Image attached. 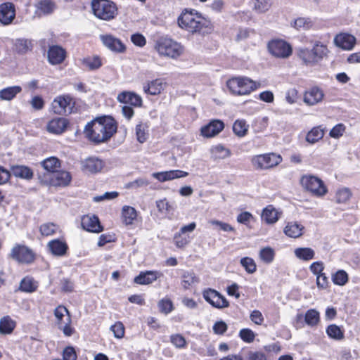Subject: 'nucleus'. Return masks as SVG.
Returning <instances> with one entry per match:
<instances>
[{
    "label": "nucleus",
    "instance_id": "1",
    "mask_svg": "<svg viewBox=\"0 0 360 360\" xmlns=\"http://www.w3.org/2000/svg\"><path fill=\"white\" fill-rule=\"evenodd\" d=\"M117 129L115 120L110 116H103L89 122L84 128V133L91 142L98 144L108 141Z\"/></svg>",
    "mask_w": 360,
    "mask_h": 360
},
{
    "label": "nucleus",
    "instance_id": "2",
    "mask_svg": "<svg viewBox=\"0 0 360 360\" xmlns=\"http://www.w3.org/2000/svg\"><path fill=\"white\" fill-rule=\"evenodd\" d=\"M179 26L192 34L205 35L211 33L213 25L211 22L203 18L198 12L185 10L178 18Z\"/></svg>",
    "mask_w": 360,
    "mask_h": 360
},
{
    "label": "nucleus",
    "instance_id": "3",
    "mask_svg": "<svg viewBox=\"0 0 360 360\" xmlns=\"http://www.w3.org/2000/svg\"><path fill=\"white\" fill-rule=\"evenodd\" d=\"M226 86L233 95H248L260 87V83L246 77H233L226 82Z\"/></svg>",
    "mask_w": 360,
    "mask_h": 360
},
{
    "label": "nucleus",
    "instance_id": "4",
    "mask_svg": "<svg viewBox=\"0 0 360 360\" xmlns=\"http://www.w3.org/2000/svg\"><path fill=\"white\" fill-rule=\"evenodd\" d=\"M327 46L316 42L312 49L300 48L297 50L298 57L307 65H314L320 62L327 55Z\"/></svg>",
    "mask_w": 360,
    "mask_h": 360
},
{
    "label": "nucleus",
    "instance_id": "5",
    "mask_svg": "<svg viewBox=\"0 0 360 360\" xmlns=\"http://www.w3.org/2000/svg\"><path fill=\"white\" fill-rule=\"evenodd\" d=\"M155 48L160 55L171 58H178L184 51V48L179 43L167 37L157 40Z\"/></svg>",
    "mask_w": 360,
    "mask_h": 360
},
{
    "label": "nucleus",
    "instance_id": "6",
    "mask_svg": "<svg viewBox=\"0 0 360 360\" xmlns=\"http://www.w3.org/2000/svg\"><path fill=\"white\" fill-rule=\"evenodd\" d=\"M91 8L94 14L101 20H110L117 15L115 4L109 0H93Z\"/></svg>",
    "mask_w": 360,
    "mask_h": 360
},
{
    "label": "nucleus",
    "instance_id": "7",
    "mask_svg": "<svg viewBox=\"0 0 360 360\" xmlns=\"http://www.w3.org/2000/svg\"><path fill=\"white\" fill-rule=\"evenodd\" d=\"M282 157L274 153H269L255 155L251 160V162L256 169H271L282 162Z\"/></svg>",
    "mask_w": 360,
    "mask_h": 360
},
{
    "label": "nucleus",
    "instance_id": "8",
    "mask_svg": "<svg viewBox=\"0 0 360 360\" xmlns=\"http://www.w3.org/2000/svg\"><path fill=\"white\" fill-rule=\"evenodd\" d=\"M300 181L302 186L315 196H323L328 191L323 181L317 176L304 175L302 177Z\"/></svg>",
    "mask_w": 360,
    "mask_h": 360
},
{
    "label": "nucleus",
    "instance_id": "9",
    "mask_svg": "<svg viewBox=\"0 0 360 360\" xmlns=\"http://www.w3.org/2000/svg\"><path fill=\"white\" fill-rule=\"evenodd\" d=\"M54 315L56 318V323L58 328L63 330L65 335H72L73 329L70 326L71 318L68 309L60 305L55 309Z\"/></svg>",
    "mask_w": 360,
    "mask_h": 360
},
{
    "label": "nucleus",
    "instance_id": "10",
    "mask_svg": "<svg viewBox=\"0 0 360 360\" xmlns=\"http://www.w3.org/2000/svg\"><path fill=\"white\" fill-rule=\"evenodd\" d=\"M267 47L269 53L276 58H287L292 53L290 44L283 39H273L268 43Z\"/></svg>",
    "mask_w": 360,
    "mask_h": 360
},
{
    "label": "nucleus",
    "instance_id": "11",
    "mask_svg": "<svg viewBox=\"0 0 360 360\" xmlns=\"http://www.w3.org/2000/svg\"><path fill=\"white\" fill-rule=\"evenodd\" d=\"M9 257L18 263L30 264L34 260V254L31 249L24 245H15Z\"/></svg>",
    "mask_w": 360,
    "mask_h": 360
},
{
    "label": "nucleus",
    "instance_id": "12",
    "mask_svg": "<svg viewBox=\"0 0 360 360\" xmlns=\"http://www.w3.org/2000/svg\"><path fill=\"white\" fill-rule=\"evenodd\" d=\"M75 103L69 95L56 97L52 102L51 106L54 113L63 115L70 113Z\"/></svg>",
    "mask_w": 360,
    "mask_h": 360
},
{
    "label": "nucleus",
    "instance_id": "13",
    "mask_svg": "<svg viewBox=\"0 0 360 360\" xmlns=\"http://www.w3.org/2000/svg\"><path fill=\"white\" fill-rule=\"evenodd\" d=\"M203 298L212 307L217 309L226 308L229 306V301L218 291L207 288L202 292Z\"/></svg>",
    "mask_w": 360,
    "mask_h": 360
},
{
    "label": "nucleus",
    "instance_id": "14",
    "mask_svg": "<svg viewBox=\"0 0 360 360\" xmlns=\"http://www.w3.org/2000/svg\"><path fill=\"white\" fill-rule=\"evenodd\" d=\"M15 18V8L13 3L0 4V22L4 25L11 24Z\"/></svg>",
    "mask_w": 360,
    "mask_h": 360
},
{
    "label": "nucleus",
    "instance_id": "15",
    "mask_svg": "<svg viewBox=\"0 0 360 360\" xmlns=\"http://www.w3.org/2000/svg\"><path fill=\"white\" fill-rule=\"evenodd\" d=\"M356 41V37L349 33H340L334 38V43L337 46L348 51L354 48Z\"/></svg>",
    "mask_w": 360,
    "mask_h": 360
},
{
    "label": "nucleus",
    "instance_id": "16",
    "mask_svg": "<svg viewBox=\"0 0 360 360\" xmlns=\"http://www.w3.org/2000/svg\"><path fill=\"white\" fill-rule=\"evenodd\" d=\"M100 39L104 46L112 51L122 53L126 49L124 44L121 41V40L111 34L101 35Z\"/></svg>",
    "mask_w": 360,
    "mask_h": 360
},
{
    "label": "nucleus",
    "instance_id": "17",
    "mask_svg": "<svg viewBox=\"0 0 360 360\" xmlns=\"http://www.w3.org/2000/svg\"><path fill=\"white\" fill-rule=\"evenodd\" d=\"M188 175V173L182 170H169L160 172H154L152 174V176L158 180L160 182H165L167 181L174 180L179 178L186 177Z\"/></svg>",
    "mask_w": 360,
    "mask_h": 360
},
{
    "label": "nucleus",
    "instance_id": "18",
    "mask_svg": "<svg viewBox=\"0 0 360 360\" xmlns=\"http://www.w3.org/2000/svg\"><path fill=\"white\" fill-rule=\"evenodd\" d=\"M117 99L120 103L129 104L134 107L142 106L141 97L132 91H122L117 95Z\"/></svg>",
    "mask_w": 360,
    "mask_h": 360
},
{
    "label": "nucleus",
    "instance_id": "19",
    "mask_svg": "<svg viewBox=\"0 0 360 360\" xmlns=\"http://www.w3.org/2000/svg\"><path fill=\"white\" fill-rule=\"evenodd\" d=\"M65 50L61 46L54 45L49 47L48 51V60L51 64H60L65 60Z\"/></svg>",
    "mask_w": 360,
    "mask_h": 360
},
{
    "label": "nucleus",
    "instance_id": "20",
    "mask_svg": "<svg viewBox=\"0 0 360 360\" xmlns=\"http://www.w3.org/2000/svg\"><path fill=\"white\" fill-rule=\"evenodd\" d=\"M81 225L82 228L89 232L99 233L103 231L98 217L86 215L82 218Z\"/></svg>",
    "mask_w": 360,
    "mask_h": 360
},
{
    "label": "nucleus",
    "instance_id": "21",
    "mask_svg": "<svg viewBox=\"0 0 360 360\" xmlns=\"http://www.w3.org/2000/svg\"><path fill=\"white\" fill-rule=\"evenodd\" d=\"M162 276V274L158 271H141L139 274L134 278V283L139 285H149Z\"/></svg>",
    "mask_w": 360,
    "mask_h": 360
},
{
    "label": "nucleus",
    "instance_id": "22",
    "mask_svg": "<svg viewBox=\"0 0 360 360\" xmlns=\"http://www.w3.org/2000/svg\"><path fill=\"white\" fill-rule=\"evenodd\" d=\"M224 128V124L219 120H214L201 129V134L205 137H213L221 132Z\"/></svg>",
    "mask_w": 360,
    "mask_h": 360
},
{
    "label": "nucleus",
    "instance_id": "23",
    "mask_svg": "<svg viewBox=\"0 0 360 360\" xmlns=\"http://www.w3.org/2000/svg\"><path fill=\"white\" fill-rule=\"evenodd\" d=\"M68 125V121L64 117H56L50 120L46 129L49 133L54 134H61L63 133Z\"/></svg>",
    "mask_w": 360,
    "mask_h": 360
},
{
    "label": "nucleus",
    "instance_id": "24",
    "mask_svg": "<svg viewBox=\"0 0 360 360\" xmlns=\"http://www.w3.org/2000/svg\"><path fill=\"white\" fill-rule=\"evenodd\" d=\"M82 170L89 173H97L101 171L104 164L103 162L96 157H90L84 160L82 163Z\"/></svg>",
    "mask_w": 360,
    "mask_h": 360
},
{
    "label": "nucleus",
    "instance_id": "25",
    "mask_svg": "<svg viewBox=\"0 0 360 360\" xmlns=\"http://www.w3.org/2000/svg\"><path fill=\"white\" fill-rule=\"evenodd\" d=\"M324 94L318 87H313L307 91L304 96V102L308 105H314L322 101Z\"/></svg>",
    "mask_w": 360,
    "mask_h": 360
},
{
    "label": "nucleus",
    "instance_id": "26",
    "mask_svg": "<svg viewBox=\"0 0 360 360\" xmlns=\"http://www.w3.org/2000/svg\"><path fill=\"white\" fill-rule=\"evenodd\" d=\"M49 252L54 256H64L68 249L67 243L60 239H54L49 241L47 244Z\"/></svg>",
    "mask_w": 360,
    "mask_h": 360
},
{
    "label": "nucleus",
    "instance_id": "27",
    "mask_svg": "<svg viewBox=\"0 0 360 360\" xmlns=\"http://www.w3.org/2000/svg\"><path fill=\"white\" fill-rule=\"evenodd\" d=\"M10 172L16 178L26 180L32 179L34 176L32 169L26 165H12Z\"/></svg>",
    "mask_w": 360,
    "mask_h": 360
},
{
    "label": "nucleus",
    "instance_id": "28",
    "mask_svg": "<svg viewBox=\"0 0 360 360\" xmlns=\"http://www.w3.org/2000/svg\"><path fill=\"white\" fill-rule=\"evenodd\" d=\"M165 84L162 79L158 78L144 84L143 91L145 93L150 95H158L163 91Z\"/></svg>",
    "mask_w": 360,
    "mask_h": 360
},
{
    "label": "nucleus",
    "instance_id": "29",
    "mask_svg": "<svg viewBox=\"0 0 360 360\" xmlns=\"http://www.w3.org/2000/svg\"><path fill=\"white\" fill-rule=\"evenodd\" d=\"M13 50L18 54H25L32 50V41L25 38L15 39L13 41Z\"/></svg>",
    "mask_w": 360,
    "mask_h": 360
},
{
    "label": "nucleus",
    "instance_id": "30",
    "mask_svg": "<svg viewBox=\"0 0 360 360\" xmlns=\"http://www.w3.org/2000/svg\"><path fill=\"white\" fill-rule=\"evenodd\" d=\"M279 219V212L273 205H268L264 208L262 213V219L266 224H272Z\"/></svg>",
    "mask_w": 360,
    "mask_h": 360
},
{
    "label": "nucleus",
    "instance_id": "31",
    "mask_svg": "<svg viewBox=\"0 0 360 360\" xmlns=\"http://www.w3.org/2000/svg\"><path fill=\"white\" fill-rule=\"evenodd\" d=\"M304 226L297 222H288L284 229V233L290 238H298L302 235Z\"/></svg>",
    "mask_w": 360,
    "mask_h": 360
},
{
    "label": "nucleus",
    "instance_id": "32",
    "mask_svg": "<svg viewBox=\"0 0 360 360\" xmlns=\"http://www.w3.org/2000/svg\"><path fill=\"white\" fill-rule=\"evenodd\" d=\"M22 91L20 86H12L0 90V98L3 101H11Z\"/></svg>",
    "mask_w": 360,
    "mask_h": 360
},
{
    "label": "nucleus",
    "instance_id": "33",
    "mask_svg": "<svg viewBox=\"0 0 360 360\" xmlns=\"http://www.w3.org/2000/svg\"><path fill=\"white\" fill-rule=\"evenodd\" d=\"M325 134V131L321 126L313 127L307 134L306 141L314 144L322 139Z\"/></svg>",
    "mask_w": 360,
    "mask_h": 360
},
{
    "label": "nucleus",
    "instance_id": "34",
    "mask_svg": "<svg viewBox=\"0 0 360 360\" xmlns=\"http://www.w3.org/2000/svg\"><path fill=\"white\" fill-rule=\"evenodd\" d=\"M52 180L55 186H65L70 184L71 175L66 171L56 172Z\"/></svg>",
    "mask_w": 360,
    "mask_h": 360
},
{
    "label": "nucleus",
    "instance_id": "35",
    "mask_svg": "<svg viewBox=\"0 0 360 360\" xmlns=\"http://www.w3.org/2000/svg\"><path fill=\"white\" fill-rule=\"evenodd\" d=\"M38 283L32 277H25L20 283L19 289L26 292H32L37 290Z\"/></svg>",
    "mask_w": 360,
    "mask_h": 360
},
{
    "label": "nucleus",
    "instance_id": "36",
    "mask_svg": "<svg viewBox=\"0 0 360 360\" xmlns=\"http://www.w3.org/2000/svg\"><path fill=\"white\" fill-rule=\"evenodd\" d=\"M122 220L126 225L132 224L136 219L137 214L136 210L130 206H124L122 207Z\"/></svg>",
    "mask_w": 360,
    "mask_h": 360
},
{
    "label": "nucleus",
    "instance_id": "37",
    "mask_svg": "<svg viewBox=\"0 0 360 360\" xmlns=\"http://www.w3.org/2000/svg\"><path fill=\"white\" fill-rule=\"evenodd\" d=\"M36 7L44 15H49L56 9V4L52 0H40Z\"/></svg>",
    "mask_w": 360,
    "mask_h": 360
},
{
    "label": "nucleus",
    "instance_id": "38",
    "mask_svg": "<svg viewBox=\"0 0 360 360\" xmlns=\"http://www.w3.org/2000/svg\"><path fill=\"white\" fill-rule=\"evenodd\" d=\"M41 165L47 172L55 173L60 167V162L56 157H50L43 160Z\"/></svg>",
    "mask_w": 360,
    "mask_h": 360
},
{
    "label": "nucleus",
    "instance_id": "39",
    "mask_svg": "<svg viewBox=\"0 0 360 360\" xmlns=\"http://www.w3.org/2000/svg\"><path fill=\"white\" fill-rule=\"evenodd\" d=\"M295 255L303 261H309L314 259L315 252L310 248H298L294 251Z\"/></svg>",
    "mask_w": 360,
    "mask_h": 360
},
{
    "label": "nucleus",
    "instance_id": "40",
    "mask_svg": "<svg viewBox=\"0 0 360 360\" xmlns=\"http://www.w3.org/2000/svg\"><path fill=\"white\" fill-rule=\"evenodd\" d=\"M15 323L8 316H4L0 320V333L10 334L15 328Z\"/></svg>",
    "mask_w": 360,
    "mask_h": 360
},
{
    "label": "nucleus",
    "instance_id": "41",
    "mask_svg": "<svg viewBox=\"0 0 360 360\" xmlns=\"http://www.w3.org/2000/svg\"><path fill=\"white\" fill-rule=\"evenodd\" d=\"M198 282V279L193 272L186 271L181 276V285L185 290L190 288L193 284Z\"/></svg>",
    "mask_w": 360,
    "mask_h": 360
},
{
    "label": "nucleus",
    "instance_id": "42",
    "mask_svg": "<svg viewBox=\"0 0 360 360\" xmlns=\"http://www.w3.org/2000/svg\"><path fill=\"white\" fill-rule=\"evenodd\" d=\"M81 61L82 64L90 70H97L102 65L101 59L98 56L84 58Z\"/></svg>",
    "mask_w": 360,
    "mask_h": 360
},
{
    "label": "nucleus",
    "instance_id": "43",
    "mask_svg": "<svg viewBox=\"0 0 360 360\" xmlns=\"http://www.w3.org/2000/svg\"><path fill=\"white\" fill-rule=\"evenodd\" d=\"M248 127L245 120H237L233 123V131L236 136L243 137L247 134Z\"/></svg>",
    "mask_w": 360,
    "mask_h": 360
},
{
    "label": "nucleus",
    "instance_id": "44",
    "mask_svg": "<svg viewBox=\"0 0 360 360\" xmlns=\"http://www.w3.org/2000/svg\"><path fill=\"white\" fill-rule=\"evenodd\" d=\"M352 191L349 188L342 187L337 190L335 193V201L338 203H344L348 201L352 197Z\"/></svg>",
    "mask_w": 360,
    "mask_h": 360
},
{
    "label": "nucleus",
    "instance_id": "45",
    "mask_svg": "<svg viewBox=\"0 0 360 360\" xmlns=\"http://www.w3.org/2000/svg\"><path fill=\"white\" fill-rule=\"evenodd\" d=\"M348 274L344 270H338L332 275V281L338 285H345L348 282Z\"/></svg>",
    "mask_w": 360,
    "mask_h": 360
},
{
    "label": "nucleus",
    "instance_id": "46",
    "mask_svg": "<svg viewBox=\"0 0 360 360\" xmlns=\"http://www.w3.org/2000/svg\"><path fill=\"white\" fill-rule=\"evenodd\" d=\"M304 321L309 326H316L319 321V313L315 309L308 310L305 314Z\"/></svg>",
    "mask_w": 360,
    "mask_h": 360
},
{
    "label": "nucleus",
    "instance_id": "47",
    "mask_svg": "<svg viewBox=\"0 0 360 360\" xmlns=\"http://www.w3.org/2000/svg\"><path fill=\"white\" fill-rule=\"evenodd\" d=\"M327 335L335 340H342L344 338V333L339 326L335 324L329 325L326 328Z\"/></svg>",
    "mask_w": 360,
    "mask_h": 360
},
{
    "label": "nucleus",
    "instance_id": "48",
    "mask_svg": "<svg viewBox=\"0 0 360 360\" xmlns=\"http://www.w3.org/2000/svg\"><path fill=\"white\" fill-rule=\"evenodd\" d=\"M271 4V0H255L254 10L259 13H263L269 10Z\"/></svg>",
    "mask_w": 360,
    "mask_h": 360
},
{
    "label": "nucleus",
    "instance_id": "49",
    "mask_svg": "<svg viewBox=\"0 0 360 360\" xmlns=\"http://www.w3.org/2000/svg\"><path fill=\"white\" fill-rule=\"evenodd\" d=\"M58 229V226L53 223H45L40 226L39 231L41 235L50 236L54 234Z\"/></svg>",
    "mask_w": 360,
    "mask_h": 360
},
{
    "label": "nucleus",
    "instance_id": "50",
    "mask_svg": "<svg viewBox=\"0 0 360 360\" xmlns=\"http://www.w3.org/2000/svg\"><path fill=\"white\" fill-rule=\"evenodd\" d=\"M147 126L142 123H140L136 127V135L137 141L143 143L148 139V133H147Z\"/></svg>",
    "mask_w": 360,
    "mask_h": 360
},
{
    "label": "nucleus",
    "instance_id": "51",
    "mask_svg": "<svg viewBox=\"0 0 360 360\" xmlns=\"http://www.w3.org/2000/svg\"><path fill=\"white\" fill-rule=\"evenodd\" d=\"M259 257L264 262L269 264L274 260V251L269 247L262 248L259 252Z\"/></svg>",
    "mask_w": 360,
    "mask_h": 360
},
{
    "label": "nucleus",
    "instance_id": "52",
    "mask_svg": "<svg viewBox=\"0 0 360 360\" xmlns=\"http://www.w3.org/2000/svg\"><path fill=\"white\" fill-rule=\"evenodd\" d=\"M240 264L249 274H253L256 271L257 266L253 259L245 257L240 259Z\"/></svg>",
    "mask_w": 360,
    "mask_h": 360
},
{
    "label": "nucleus",
    "instance_id": "53",
    "mask_svg": "<svg viewBox=\"0 0 360 360\" xmlns=\"http://www.w3.org/2000/svg\"><path fill=\"white\" fill-rule=\"evenodd\" d=\"M239 337L244 342L251 343L255 338V334L251 329L243 328L240 330Z\"/></svg>",
    "mask_w": 360,
    "mask_h": 360
},
{
    "label": "nucleus",
    "instance_id": "54",
    "mask_svg": "<svg viewBox=\"0 0 360 360\" xmlns=\"http://www.w3.org/2000/svg\"><path fill=\"white\" fill-rule=\"evenodd\" d=\"M110 330L113 333L115 338L120 339L124 335V326L120 321H117L110 327Z\"/></svg>",
    "mask_w": 360,
    "mask_h": 360
},
{
    "label": "nucleus",
    "instance_id": "55",
    "mask_svg": "<svg viewBox=\"0 0 360 360\" xmlns=\"http://www.w3.org/2000/svg\"><path fill=\"white\" fill-rule=\"evenodd\" d=\"M346 127L345 124L340 123L334 126L330 131L329 135L334 139H339L345 131Z\"/></svg>",
    "mask_w": 360,
    "mask_h": 360
},
{
    "label": "nucleus",
    "instance_id": "56",
    "mask_svg": "<svg viewBox=\"0 0 360 360\" xmlns=\"http://www.w3.org/2000/svg\"><path fill=\"white\" fill-rule=\"evenodd\" d=\"M160 311L162 313L167 314L173 310V304L170 300L162 299L158 303Z\"/></svg>",
    "mask_w": 360,
    "mask_h": 360
},
{
    "label": "nucleus",
    "instance_id": "57",
    "mask_svg": "<svg viewBox=\"0 0 360 360\" xmlns=\"http://www.w3.org/2000/svg\"><path fill=\"white\" fill-rule=\"evenodd\" d=\"M150 181L146 178H139L127 184V188L136 189L148 186Z\"/></svg>",
    "mask_w": 360,
    "mask_h": 360
},
{
    "label": "nucleus",
    "instance_id": "58",
    "mask_svg": "<svg viewBox=\"0 0 360 360\" xmlns=\"http://www.w3.org/2000/svg\"><path fill=\"white\" fill-rule=\"evenodd\" d=\"M156 206L158 211L161 213H167L173 210L172 206L165 198L156 201Z\"/></svg>",
    "mask_w": 360,
    "mask_h": 360
},
{
    "label": "nucleus",
    "instance_id": "59",
    "mask_svg": "<svg viewBox=\"0 0 360 360\" xmlns=\"http://www.w3.org/2000/svg\"><path fill=\"white\" fill-rule=\"evenodd\" d=\"M292 26L297 30H300L301 28L308 29L311 27V21L307 18H298L295 20Z\"/></svg>",
    "mask_w": 360,
    "mask_h": 360
},
{
    "label": "nucleus",
    "instance_id": "60",
    "mask_svg": "<svg viewBox=\"0 0 360 360\" xmlns=\"http://www.w3.org/2000/svg\"><path fill=\"white\" fill-rule=\"evenodd\" d=\"M171 342L177 348H184L186 345L185 338L179 334L172 335Z\"/></svg>",
    "mask_w": 360,
    "mask_h": 360
},
{
    "label": "nucleus",
    "instance_id": "61",
    "mask_svg": "<svg viewBox=\"0 0 360 360\" xmlns=\"http://www.w3.org/2000/svg\"><path fill=\"white\" fill-rule=\"evenodd\" d=\"M210 224L215 226H218L219 229L225 232H233L235 229L228 223H225L219 220H210Z\"/></svg>",
    "mask_w": 360,
    "mask_h": 360
},
{
    "label": "nucleus",
    "instance_id": "62",
    "mask_svg": "<svg viewBox=\"0 0 360 360\" xmlns=\"http://www.w3.org/2000/svg\"><path fill=\"white\" fill-rule=\"evenodd\" d=\"M227 324L223 321L214 323L212 327L213 332L217 335H223L227 330Z\"/></svg>",
    "mask_w": 360,
    "mask_h": 360
},
{
    "label": "nucleus",
    "instance_id": "63",
    "mask_svg": "<svg viewBox=\"0 0 360 360\" xmlns=\"http://www.w3.org/2000/svg\"><path fill=\"white\" fill-rule=\"evenodd\" d=\"M253 219L252 214L249 212H243L237 216V221L240 224H245L246 226Z\"/></svg>",
    "mask_w": 360,
    "mask_h": 360
},
{
    "label": "nucleus",
    "instance_id": "64",
    "mask_svg": "<svg viewBox=\"0 0 360 360\" xmlns=\"http://www.w3.org/2000/svg\"><path fill=\"white\" fill-rule=\"evenodd\" d=\"M63 360H77V354L72 347H67L63 353Z\"/></svg>",
    "mask_w": 360,
    "mask_h": 360
}]
</instances>
